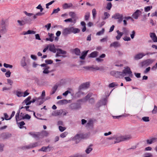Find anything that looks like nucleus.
<instances>
[{
    "instance_id": "f8f14e48",
    "label": "nucleus",
    "mask_w": 157,
    "mask_h": 157,
    "mask_svg": "<svg viewBox=\"0 0 157 157\" xmlns=\"http://www.w3.org/2000/svg\"><path fill=\"white\" fill-rule=\"evenodd\" d=\"M93 126V121L92 120H89L86 125V127L87 128H92Z\"/></svg>"
},
{
    "instance_id": "a18cd8bd",
    "label": "nucleus",
    "mask_w": 157,
    "mask_h": 157,
    "mask_svg": "<svg viewBox=\"0 0 157 157\" xmlns=\"http://www.w3.org/2000/svg\"><path fill=\"white\" fill-rule=\"evenodd\" d=\"M33 148L31 144L29 145L25 146L22 147V149L23 150Z\"/></svg>"
},
{
    "instance_id": "0eeeda50",
    "label": "nucleus",
    "mask_w": 157,
    "mask_h": 157,
    "mask_svg": "<svg viewBox=\"0 0 157 157\" xmlns=\"http://www.w3.org/2000/svg\"><path fill=\"white\" fill-rule=\"evenodd\" d=\"M141 13V11L140 10H137L132 14V16L134 19H137Z\"/></svg>"
},
{
    "instance_id": "c03bdc74",
    "label": "nucleus",
    "mask_w": 157,
    "mask_h": 157,
    "mask_svg": "<svg viewBox=\"0 0 157 157\" xmlns=\"http://www.w3.org/2000/svg\"><path fill=\"white\" fill-rule=\"evenodd\" d=\"M92 94L91 93H89L84 98V100L85 101H86L88 99L90 98L92 96Z\"/></svg>"
},
{
    "instance_id": "5701e85b",
    "label": "nucleus",
    "mask_w": 157,
    "mask_h": 157,
    "mask_svg": "<svg viewBox=\"0 0 157 157\" xmlns=\"http://www.w3.org/2000/svg\"><path fill=\"white\" fill-rule=\"evenodd\" d=\"M88 51H84L82 53V55L80 56V58L82 59H84L88 52Z\"/></svg>"
},
{
    "instance_id": "8fccbe9b",
    "label": "nucleus",
    "mask_w": 157,
    "mask_h": 157,
    "mask_svg": "<svg viewBox=\"0 0 157 157\" xmlns=\"http://www.w3.org/2000/svg\"><path fill=\"white\" fill-rule=\"evenodd\" d=\"M90 13L89 12H87L86 13L85 17V19L86 21L88 20L90 17Z\"/></svg>"
},
{
    "instance_id": "f257e3e1",
    "label": "nucleus",
    "mask_w": 157,
    "mask_h": 157,
    "mask_svg": "<svg viewBox=\"0 0 157 157\" xmlns=\"http://www.w3.org/2000/svg\"><path fill=\"white\" fill-rule=\"evenodd\" d=\"M132 137L130 135L122 136L118 135H114V144L118 143L120 142L126 140H128L131 139Z\"/></svg>"
},
{
    "instance_id": "dca6fc26",
    "label": "nucleus",
    "mask_w": 157,
    "mask_h": 157,
    "mask_svg": "<svg viewBox=\"0 0 157 157\" xmlns=\"http://www.w3.org/2000/svg\"><path fill=\"white\" fill-rule=\"evenodd\" d=\"M26 58L25 57L23 56L22 58L21 61V66L25 68V67L27 66V63L25 62Z\"/></svg>"
},
{
    "instance_id": "c85d7f7f",
    "label": "nucleus",
    "mask_w": 157,
    "mask_h": 157,
    "mask_svg": "<svg viewBox=\"0 0 157 157\" xmlns=\"http://www.w3.org/2000/svg\"><path fill=\"white\" fill-rule=\"evenodd\" d=\"M120 44L117 41L114 42L110 44V46L111 47H120Z\"/></svg>"
},
{
    "instance_id": "1a4fd4ad",
    "label": "nucleus",
    "mask_w": 157,
    "mask_h": 157,
    "mask_svg": "<svg viewBox=\"0 0 157 157\" xmlns=\"http://www.w3.org/2000/svg\"><path fill=\"white\" fill-rule=\"evenodd\" d=\"M146 54L143 53H140L136 55L134 57V59L136 60H139L141 59Z\"/></svg>"
},
{
    "instance_id": "ea45409f",
    "label": "nucleus",
    "mask_w": 157,
    "mask_h": 157,
    "mask_svg": "<svg viewBox=\"0 0 157 157\" xmlns=\"http://www.w3.org/2000/svg\"><path fill=\"white\" fill-rule=\"evenodd\" d=\"M23 18L27 24H30L31 23L32 20L29 17H24Z\"/></svg>"
},
{
    "instance_id": "423d86ee",
    "label": "nucleus",
    "mask_w": 157,
    "mask_h": 157,
    "mask_svg": "<svg viewBox=\"0 0 157 157\" xmlns=\"http://www.w3.org/2000/svg\"><path fill=\"white\" fill-rule=\"evenodd\" d=\"M70 107L72 110H76L79 109L81 107V106L79 104L74 103L71 104Z\"/></svg>"
},
{
    "instance_id": "de8ad7c7",
    "label": "nucleus",
    "mask_w": 157,
    "mask_h": 157,
    "mask_svg": "<svg viewBox=\"0 0 157 157\" xmlns=\"http://www.w3.org/2000/svg\"><path fill=\"white\" fill-rule=\"evenodd\" d=\"M40 136H47L48 134V132L45 131H44L41 132H40Z\"/></svg>"
},
{
    "instance_id": "603ef678",
    "label": "nucleus",
    "mask_w": 157,
    "mask_h": 157,
    "mask_svg": "<svg viewBox=\"0 0 157 157\" xmlns=\"http://www.w3.org/2000/svg\"><path fill=\"white\" fill-rule=\"evenodd\" d=\"M104 29L103 28L101 30L97 32L96 33V35H101L103 34L104 33Z\"/></svg>"
},
{
    "instance_id": "2eb2a0df",
    "label": "nucleus",
    "mask_w": 157,
    "mask_h": 157,
    "mask_svg": "<svg viewBox=\"0 0 157 157\" xmlns=\"http://www.w3.org/2000/svg\"><path fill=\"white\" fill-rule=\"evenodd\" d=\"M62 110H61L54 111L52 113V115L53 116H57L60 115L62 114Z\"/></svg>"
},
{
    "instance_id": "6e6552de",
    "label": "nucleus",
    "mask_w": 157,
    "mask_h": 157,
    "mask_svg": "<svg viewBox=\"0 0 157 157\" xmlns=\"http://www.w3.org/2000/svg\"><path fill=\"white\" fill-rule=\"evenodd\" d=\"M12 135L11 133L8 132H4L2 133L1 135V137L3 139H6L11 137Z\"/></svg>"
},
{
    "instance_id": "79ce46f5",
    "label": "nucleus",
    "mask_w": 157,
    "mask_h": 157,
    "mask_svg": "<svg viewBox=\"0 0 157 157\" xmlns=\"http://www.w3.org/2000/svg\"><path fill=\"white\" fill-rule=\"evenodd\" d=\"M104 15L105 17L102 18V19L103 20H105L107 19L110 16L109 14L107 12H105L104 13Z\"/></svg>"
},
{
    "instance_id": "cd10ccee",
    "label": "nucleus",
    "mask_w": 157,
    "mask_h": 157,
    "mask_svg": "<svg viewBox=\"0 0 157 157\" xmlns=\"http://www.w3.org/2000/svg\"><path fill=\"white\" fill-rule=\"evenodd\" d=\"M72 18H68L67 19H65L64 20V21L66 22H71V23H73V25L75 24L76 21V19H74L73 20Z\"/></svg>"
},
{
    "instance_id": "7c9ffc66",
    "label": "nucleus",
    "mask_w": 157,
    "mask_h": 157,
    "mask_svg": "<svg viewBox=\"0 0 157 157\" xmlns=\"http://www.w3.org/2000/svg\"><path fill=\"white\" fill-rule=\"evenodd\" d=\"M157 141V138H152L150 140H147V144H151Z\"/></svg>"
},
{
    "instance_id": "680f3d73",
    "label": "nucleus",
    "mask_w": 157,
    "mask_h": 157,
    "mask_svg": "<svg viewBox=\"0 0 157 157\" xmlns=\"http://www.w3.org/2000/svg\"><path fill=\"white\" fill-rule=\"evenodd\" d=\"M51 23H48L45 25L44 27L47 28V30L48 31L50 29L51 27Z\"/></svg>"
},
{
    "instance_id": "ddd939ff",
    "label": "nucleus",
    "mask_w": 157,
    "mask_h": 157,
    "mask_svg": "<svg viewBox=\"0 0 157 157\" xmlns=\"http://www.w3.org/2000/svg\"><path fill=\"white\" fill-rule=\"evenodd\" d=\"M31 99V96H29L22 102V104H23L25 103L27 105H30L31 104V102H30Z\"/></svg>"
},
{
    "instance_id": "774afa93",
    "label": "nucleus",
    "mask_w": 157,
    "mask_h": 157,
    "mask_svg": "<svg viewBox=\"0 0 157 157\" xmlns=\"http://www.w3.org/2000/svg\"><path fill=\"white\" fill-rule=\"evenodd\" d=\"M4 146V144H0V151L2 152L3 151V148Z\"/></svg>"
},
{
    "instance_id": "4be33fe9",
    "label": "nucleus",
    "mask_w": 157,
    "mask_h": 157,
    "mask_svg": "<svg viewBox=\"0 0 157 157\" xmlns=\"http://www.w3.org/2000/svg\"><path fill=\"white\" fill-rule=\"evenodd\" d=\"M102 69V67H99L97 66L92 65L91 66H90V70H101Z\"/></svg>"
},
{
    "instance_id": "49530a36",
    "label": "nucleus",
    "mask_w": 157,
    "mask_h": 157,
    "mask_svg": "<svg viewBox=\"0 0 157 157\" xmlns=\"http://www.w3.org/2000/svg\"><path fill=\"white\" fill-rule=\"evenodd\" d=\"M118 84L116 82H112L109 85V87L110 88L113 87L118 86Z\"/></svg>"
},
{
    "instance_id": "37998d69",
    "label": "nucleus",
    "mask_w": 157,
    "mask_h": 157,
    "mask_svg": "<svg viewBox=\"0 0 157 157\" xmlns=\"http://www.w3.org/2000/svg\"><path fill=\"white\" fill-rule=\"evenodd\" d=\"M112 5L111 2L107 3L106 7V9L108 10H110L112 7Z\"/></svg>"
},
{
    "instance_id": "9d476101",
    "label": "nucleus",
    "mask_w": 157,
    "mask_h": 157,
    "mask_svg": "<svg viewBox=\"0 0 157 157\" xmlns=\"http://www.w3.org/2000/svg\"><path fill=\"white\" fill-rule=\"evenodd\" d=\"M29 134L36 139L40 137V132L35 133L34 132H30L29 133Z\"/></svg>"
},
{
    "instance_id": "bb28decb",
    "label": "nucleus",
    "mask_w": 157,
    "mask_h": 157,
    "mask_svg": "<svg viewBox=\"0 0 157 157\" xmlns=\"http://www.w3.org/2000/svg\"><path fill=\"white\" fill-rule=\"evenodd\" d=\"M115 76L116 77H120V76H124L123 71L122 72L117 71L114 72Z\"/></svg>"
},
{
    "instance_id": "a19ab883",
    "label": "nucleus",
    "mask_w": 157,
    "mask_h": 157,
    "mask_svg": "<svg viewBox=\"0 0 157 157\" xmlns=\"http://www.w3.org/2000/svg\"><path fill=\"white\" fill-rule=\"evenodd\" d=\"M74 52L75 53L77 56L80 55V51L79 49L76 48L74 49Z\"/></svg>"
},
{
    "instance_id": "052dcab7",
    "label": "nucleus",
    "mask_w": 157,
    "mask_h": 157,
    "mask_svg": "<svg viewBox=\"0 0 157 157\" xmlns=\"http://www.w3.org/2000/svg\"><path fill=\"white\" fill-rule=\"evenodd\" d=\"M36 33V32L33 30H29L27 31V34H35Z\"/></svg>"
},
{
    "instance_id": "e433bc0d",
    "label": "nucleus",
    "mask_w": 157,
    "mask_h": 157,
    "mask_svg": "<svg viewBox=\"0 0 157 157\" xmlns=\"http://www.w3.org/2000/svg\"><path fill=\"white\" fill-rule=\"evenodd\" d=\"M56 50L59 54H66L67 53L66 51H63L60 48H58L56 49Z\"/></svg>"
},
{
    "instance_id": "6ab92c4d",
    "label": "nucleus",
    "mask_w": 157,
    "mask_h": 157,
    "mask_svg": "<svg viewBox=\"0 0 157 157\" xmlns=\"http://www.w3.org/2000/svg\"><path fill=\"white\" fill-rule=\"evenodd\" d=\"M71 33H72L74 34L79 33L80 30L78 28H74V27H71Z\"/></svg>"
},
{
    "instance_id": "b1692460",
    "label": "nucleus",
    "mask_w": 157,
    "mask_h": 157,
    "mask_svg": "<svg viewBox=\"0 0 157 157\" xmlns=\"http://www.w3.org/2000/svg\"><path fill=\"white\" fill-rule=\"evenodd\" d=\"M89 86V83L86 82L85 83L82 84L80 86L81 89H86Z\"/></svg>"
},
{
    "instance_id": "338daca9",
    "label": "nucleus",
    "mask_w": 157,
    "mask_h": 157,
    "mask_svg": "<svg viewBox=\"0 0 157 157\" xmlns=\"http://www.w3.org/2000/svg\"><path fill=\"white\" fill-rule=\"evenodd\" d=\"M157 112V106L156 105L154 106V109L152 111V113L153 114Z\"/></svg>"
},
{
    "instance_id": "5fc2aeb1",
    "label": "nucleus",
    "mask_w": 157,
    "mask_h": 157,
    "mask_svg": "<svg viewBox=\"0 0 157 157\" xmlns=\"http://www.w3.org/2000/svg\"><path fill=\"white\" fill-rule=\"evenodd\" d=\"M40 98H35L34 99H33L32 100L30 101V102L31 103H34L36 101H39V100L40 99Z\"/></svg>"
},
{
    "instance_id": "aec40b11",
    "label": "nucleus",
    "mask_w": 157,
    "mask_h": 157,
    "mask_svg": "<svg viewBox=\"0 0 157 157\" xmlns=\"http://www.w3.org/2000/svg\"><path fill=\"white\" fill-rule=\"evenodd\" d=\"M20 110H18L17 113H16L15 116V118L16 120L17 121H17L18 120H21V119H22V116L21 115H19L20 114Z\"/></svg>"
},
{
    "instance_id": "7ed1b4c3",
    "label": "nucleus",
    "mask_w": 157,
    "mask_h": 157,
    "mask_svg": "<svg viewBox=\"0 0 157 157\" xmlns=\"http://www.w3.org/2000/svg\"><path fill=\"white\" fill-rule=\"evenodd\" d=\"M124 76L125 75H127L129 77H132L133 75L132 72L130 68L127 67L124 68L123 71Z\"/></svg>"
},
{
    "instance_id": "09e8293b",
    "label": "nucleus",
    "mask_w": 157,
    "mask_h": 157,
    "mask_svg": "<svg viewBox=\"0 0 157 157\" xmlns=\"http://www.w3.org/2000/svg\"><path fill=\"white\" fill-rule=\"evenodd\" d=\"M31 118V116L28 114H25L24 116H22V119H27L29 120Z\"/></svg>"
},
{
    "instance_id": "4c0bfd02",
    "label": "nucleus",
    "mask_w": 157,
    "mask_h": 157,
    "mask_svg": "<svg viewBox=\"0 0 157 157\" xmlns=\"http://www.w3.org/2000/svg\"><path fill=\"white\" fill-rule=\"evenodd\" d=\"M39 98H40L39 100V101H37L36 103L39 105H40L44 103V98H42L41 97H39Z\"/></svg>"
},
{
    "instance_id": "473e14b6",
    "label": "nucleus",
    "mask_w": 157,
    "mask_h": 157,
    "mask_svg": "<svg viewBox=\"0 0 157 157\" xmlns=\"http://www.w3.org/2000/svg\"><path fill=\"white\" fill-rule=\"evenodd\" d=\"M82 138V135L80 134H77L73 138L74 140H80Z\"/></svg>"
},
{
    "instance_id": "f3484780",
    "label": "nucleus",
    "mask_w": 157,
    "mask_h": 157,
    "mask_svg": "<svg viewBox=\"0 0 157 157\" xmlns=\"http://www.w3.org/2000/svg\"><path fill=\"white\" fill-rule=\"evenodd\" d=\"M51 150V147L48 146L47 147H43L41 149L39 150V151L46 152L47 151H50Z\"/></svg>"
},
{
    "instance_id": "6e6d98bb",
    "label": "nucleus",
    "mask_w": 157,
    "mask_h": 157,
    "mask_svg": "<svg viewBox=\"0 0 157 157\" xmlns=\"http://www.w3.org/2000/svg\"><path fill=\"white\" fill-rule=\"evenodd\" d=\"M23 92L21 91H17V92L16 95L18 97H21L23 96Z\"/></svg>"
},
{
    "instance_id": "f03ea898",
    "label": "nucleus",
    "mask_w": 157,
    "mask_h": 157,
    "mask_svg": "<svg viewBox=\"0 0 157 157\" xmlns=\"http://www.w3.org/2000/svg\"><path fill=\"white\" fill-rule=\"evenodd\" d=\"M7 26L5 22L2 21L0 23V33L2 34L6 33L7 31Z\"/></svg>"
},
{
    "instance_id": "c9c22d12",
    "label": "nucleus",
    "mask_w": 157,
    "mask_h": 157,
    "mask_svg": "<svg viewBox=\"0 0 157 157\" xmlns=\"http://www.w3.org/2000/svg\"><path fill=\"white\" fill-rule=\"evenodd\" d=\"M122 29L123 32L122 33H123V34H124L126 36L128 35L129 33V31L126 28L124 27Z\"/></svg>"
},
{
    "instance_id": "72a5a7b5",
    "label": "nucleus",
    "mask_w": 157,
    "mask_h": 157,
    "mask_svg": "<svg viewBox=\"0 0 157 157\" xmlns=\"http://www.w3.org/2000/svg\"><path fill=\"white\" fill-rule=\"evenodd\" d=\"M92 145H90L86 150L85 152L87 154H88L92 150L93 148L91 147Z\"/></svg>"
},
{
    "instance_id": "f704fd0d",
    "label": "nucleus",
    "mask_w": 157,
    "mask_h": 157,
    "mask_svg": "<svg viewBox=\"0 0 157 157\" xmlns=\"http://www.w3.org/2000/svg\"><path fill=\"white\" fill-rule=\"evenodd\" d=\"M58 87V86L57 85H55L53 86L52 89V92L50 93L51 95H52L54 94Z\"/></svg>"
},
{
    "instance_id": "a211bd4d",
    "label": "nucleus",
    "mask_w": 157,
    "mask_h": 157,
    "mask_svg": "<svg viewBox=\"0 0 157 157\" xmlns=\"http://www.w3.org/2000/svg\"><path fill=\"white\" fill-rule=\"evenodd\" d=\"M48 46V48L51 52L53 53H55L56 52V49L55 47L53 44H50L47 46Z\"/></svg>"
},
{
    "instance_id": "0e129e2a",
    "label": "nucleus",
    "mask_w": 157,
    "mask_h": 157,
    "mask_svg": "<svg viewBox=\"0 0 157 157\" xmlns=\"http://www.w3.org/2000/svg\"><path fill=\"white\" fill-rule=\"evenodd\" d=\"M36 8L38 9H40V12H42L44 10V9L42 8L40 4L38 6L36 7Z\"/></svg>"
},
{
    "instance_id": "13d9d810",
    "label": "nucleus",
    "mask_w": 157,
    "mask_h": 157,
    "mask_svg": "<svg viewBox=\"0 0 157 157\" xmlns=\"http://www.w3.org/2000/svg\"><path fill=\"white\" fill-rule=\"evenodd\" d=\"M142 120L144 121L148 122L149 121V117H144L142 118Z\"/></svg>"
},
{
    "instance_id": "3c124183",
    "label": "nucleus",
    "mask_w": 157,
    "mask_h": 157,
    "mask_svg": "<svg viewBox=\"0 0 157 157\" xmlns=\"http://www.w3.org/2000/svg\"><path fill=\"white\" fill-rule=\"evenodd\" d=\"M3 66L4 67L6 68H12L13 67V66L12 65L6 64V63H4Z\"/></svg>"
},
{
    "instance_id": "864d4df0",
    "label": "nucleus",
    "mask_w": 157,
    "mask_h": 157,
    "mask_svg": "<svg viewBox=\"0 0 157 157\" xmlns=\"http://www.w3.org/2000/svg\"><path fill=\"white\" fill-rule=\"evenodd\" d=\"M60 10L59 8H58L56 9H54L51 15H52L54 13H57L59 11H60Z\"/></svg>"
},
{
    "instance_id": "c756f323",
    "label": "nucleus",
    "mask_w": 157,
    "mask_h": 157,
    "mask_svg": "<svg viewBox=\"0 0 157 157\" xmlns=\"http://www.w3.org/2000/svg\"><path fill=\"white\" fill-rule=\"evenodd\" d=\"M98 54V52L97 51H94L92 52L89 55V57L91 58H94L96 57Z\"/></svg>"
},
{
    "instance_id": "69168bd1",
    "label": "nucleus",
    "mask_w": 157,
    "mask_h": 157,
    "mask_svg": "<svg viewBox=\"0 0 157 157\" xmlns=\"http://www.w3.org/2000/svg\"><path fill=\"white\" fill-rule=\"evenodd\" d=\"M45 62L47 64H51L52 63L53 61L51 59L46 60Z\"/></svg>"
},
{
    "instance_id": "58836bf2",
    "label": "nucleus",
    "mask_w": 157,
    "mask_h": 157,
    "mask_svg": "<svg viewBox=\"0 0 157 157\" xmlns=\"http://www.w3.org/2000/svg\"><path fill=\"white\" fill-rule=\"evenodd\" d=\"M67 100L66 99L61 100L59 101L57 103L59 105H63L67 104Z\"/></svg>"
},
{
    "instance_id": "20e7f679",
    "label": "nucleus",
    "mask_w": 157,
    "mask_h": 157,
    "mask_svg": "<svg viewBox=\"0 0 157 157\" xmlns=\"http://www.w3.org/2000/svg\"><path fill=\"white\" fill-rule=\"evenodd\" d=\"M153 61V60L151 59L145 60L141 63V67H142L144 66H148L151 64Z\"/></svg>"
},
{
    "instance_id": "a878e982",
    "label": "nucleus",
    "mask_w": 157,
    "mask_h": 157,
    "mask_svg": "<svg viewBox=\"0 0 157 157\" xmlns=\"http://www.w3.org/2000/svg\"><path fill=\"white\" fill-rule=\"evenodd\" d=\"M117 33L118 35L116 37V39L118 40L120 39L121 37L123 35V33L122 32H120L119 30L117 31Z\"/></svg>"
},
{
    "instance_id": "412c9836",
    "label": "nucleus",
    "mask_w": 157,
    "mask_h": 157,
    "mask_svg": "<svg viewBox=\"0 0 157 157\" xmlns=\"http://www.w3.org/2000/svg\"><path fill=\"white\" fill-rule=\"evenodd\" d=\"M72 6V3H65L63 5V9H66Z\"/></svg>"
},
{
    "instance_id": "e2e57ef3",
    "label": "nucleus",
    "mask_w": 157,
    "mask_h": 157,
    "mask_svg": "<svg viewBox=\"0 0 157 157\" xmlns=\"http://www.w3.org/2000/svg\"><path fill=\"white\" fill-rule=\"evenodd\" d=\"M92 15L93 18H95L96 14V10L95 9H93L92 10Z\"/></svg>"
},
{
    "instance_id": "4d7b16f0",
    "label": "nucleus",
    "mask_w": 157,
    "mask_h": 157,
    "mask_svg": "<svg viewBox=\"0 0 157 157\" xmlns=\"http://www.w3.org/2000/svg\"><path fill=\"white\" fill-rule=\"evenodd\" d=\"M18 124L19 125V127L20 128H22V126L25 124V123L23 121L19 122Z\"/></svg>"
},
{
    "instance_id": "2f4dec72",
    "label": "nucleus",
    "mask_w": 157,
    "mask_h": 157,
    "mask_svg": "<svg viewBox=\"0 0 157 157\" xmlns=\"http://www.w3.org/2000/svg\"><path fill=\"white\" fill-rule=\"evenodd\" d=\"M69 14V16L71 17V18L73 19V20L74 19H76V14L74 12L72 11L70 12Z\"/></svg>"
},
{
    "instance_id": "9b49d317",
    "label": "nucleus",
    "mask_w": 157,
    "mask_h": 157,
    "mask_svg": "<svg viewBox=\"0 0 157 157\" xmlns=\"http://www.w3.org/2000/svg\"><path fill=\"white\" fill-rule=\"evenodd\" d=\"M106 100L104 98L99 101L97 104V106L98 107H99L101 105H105L106 104Z\"/></svg>"
},
{
    "instance_id": "4468645a",
    "label": "nucleus",
    "mask_w": 157,
    "mask_h": 157,
    "mask_svg": "<svg viewBox=\"0 0 157 157\" xmlns=\"http://www.w3.org/2000/svg\"><path fill=\"white\" fill-rule=\"evenodd\" d=\"M123 17V15L122 14H120L119 13H117L112 16V18L115 19H118L121 18Z\"/></svg>"
},
{
    "instance_id": "393cba45",
    "label": "nucleus",
    "mask_w": 157,
    "mask_h": 157,
    "mask_svg": "<svg viewBox=\"0 0 157 157\" xmlns=\"http://www.w3.org/2000/svg\"><path fill=\"white\" fill-rule=\"evenodd\" d=\"M150 36L154 42H157V37L155 33H151L150 34Z\"/></svg>"
},
{
    "instance_id": "39448f33",
    "label": "nucleus",
    "mask_w": 157,
    "mask_h": 157,
    "mask_svg": "<svg viewBox=\"0 0 157 157\" xmlns=\"http://www.w3.org/2000/svg\"><path fill=\"white\" fill-rule=\"evenodd\" d=\"M71 33V27L65 28L62 32V34L64 36H67Z\"/></svg>"
},
{
    "instance_id": "bf43d9fd",
    "label": "nucleus",
    "mask_w": 157,
    "mask_h": 157,
    "mask_svg": "<svg viewBox=\"0 0 157 157\" xmlns=\"http://www.w3.org/2000/svg\"><path fill=\"white\" fill-rule=\"evenodd\" d=\"M67 135V132H64L61 134L60 136L61 138H64Z\"/></svg>"
}]
</instances>
